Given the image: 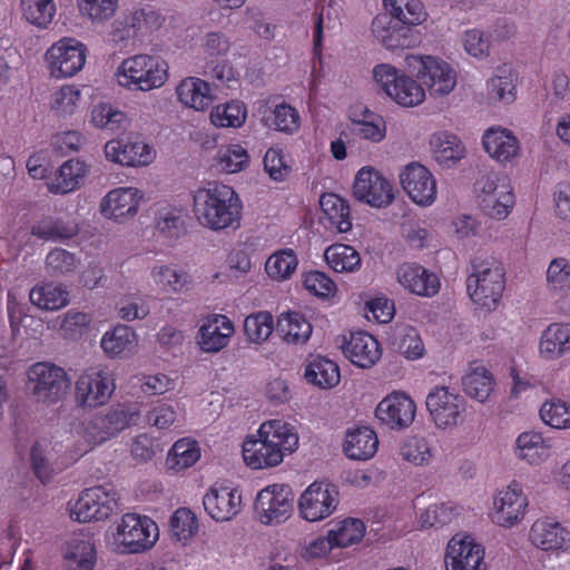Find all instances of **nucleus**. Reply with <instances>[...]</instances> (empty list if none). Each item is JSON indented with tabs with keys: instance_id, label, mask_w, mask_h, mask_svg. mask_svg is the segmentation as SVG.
<instances>
[{
	"instance_id": "obj_21",
	"label": "nucleus",
	"mask_w": 570,
	"mask_h": 570,
	"mask_svg": "<svg viewBox=\"0 0 570 570\" xmlns=\"http://www.w3.org/2000/svg\"><path fill=\"white\" fill-rule=\"evenodd\" d=\"M400 181L409 197L420 206H430L436 198V183L432 174L421 164L407 165Z\"/></svg>"
},
{
	"instance_id": "obj_38",
	"label": "nucleus",
	"mask_w": 570,
	"mask_h": 570,
	"mask_svg": "<svg viewBox=\"0 0 570 570\" xmlns=\"http://www.w3.org/2000/svg\"><path fill=\"white\" fill-rule=\"evenodd\" d=\"M570 351V324H551L540 340V352L548 360Z\"/></svg>"
},
{
	"instance_id": "obj_19",
	"label": "nucleus",
	"mask_w": 570,
	"mask_h": 570,
	"mask_svg": "<svg viewBox=\"0 0 570 570\" xmlns=\"http://www.w3.org/2000/svg\"><path fill=\"white\" fill-rule=\"evenodd\" d=\"M493 507V521L501 527L510 528L523 519L528 498L521 484L512 481L505 489L497 492Z\"/></svg>"
},
{
	"instance_id": "obj_15",
	"label": "nucleus",
	"mask_w": 570,
	"mask_h": 570,
	"mask_svg": "<svg viewBox=\"0 0 570 570\" xmlns=\"http://www.w3.org/2000/svg\"><path fill=\"white\" fill-rule=\"evenodd\" d=\"M293 509V494L288 487L273 484L261 490L254 503L257 519L264 524L285 521Z\"/></svg>"
},
{
	"instance_id": "obj_64",
	"label": "nucleus",
	"mask_w": 570,
	"mask_h": 570,
	"mask_svg": "<svg viewBox=\"0 0 570 570\" xmlns=\"http://www.w3.org/2000/svg\"><path fill=\"white\" fill-rule=\"evenodd\" d=\"M80 100V90L73 86H63L53 94L51 108L58 115H72Z\"/></svg>"
},
{
	"instance_id": "obj_45",
	"label": "nucleus",
	"mask_w": 570,
	"mask_h": 570,
	"mask_svg": "<svg viewBox=\"0 0 570 570\" xmlns=\"http://www.w3.org/2000/svg\"><path fill=\"white\" fill-rule=\"evenodd\" d=\"M324 257L328 266L335 272L351 273L360 268V253L352 246L334 244L326 248Z\"/></svg>"
},
{
	"instance_id": "obj_27",
	"label": "nucleus",
	"mask_w": 570,
	"mask_h": 570,
	"mask_svg": "<svg viewBox=\"0 0 570 570\" xmlns=\"http://www.w3.org/2000/svg\"><path fill=\"white\" fill-rule=\"evenodd\" d=\"M141 195L137 188L120 187L110 190L101 203V213L111 219L134 217L138 212Z\"/></svg>"
},
{
	"instance_id": "obj_46",
	"label": "nucleus",
	"mask_w": 570,
	"mask_h": 570,
	"mask_svg": "<svg viewBox=\"0 0 570 570\" xmlns=\"http://www.w3.org/2000/svg\"><path fill=\"white\" fill-rule=\"evenodd\" d=\"M389 16L409 26H417L426 18L423 3L420 0H383Z\"/></svg>"
},
{
	"instance_id": "obj_23",
	"label": "nucleus",
	"mask_w": 570,
	"mask_h": 570,
	"mask_svg": "<svg viewBox=\"0 0 570 570\" xmlns=\"http://www.w3.org/2000/svg\"><path fill=\"white\" fill-rule=\"evenodd\" d=\"M399 284L412 294L431 297L440 288L439 277L416 263H404L396 268Z\"/></svg>"
},
{
	"instance_id": "obj_34",
	"label": "nucleus",
	"mask_w": 570,
	"mask_h": 570,
	"mask_svg": "<svg viewBox=\"0 0 570 570\" xmlns=\"http://www.w3.org/2000/svg\"><path fill=\"white\" fill-rule=\"evenodd\" d=\"M312 331V324L301 313L286 312L278 316L276 332L288 344H304Z\"/></svg>"
},
{
	"instance_id": "obj_33",
	"label": "nucleus",
	"mask_w": 570,
	"mask_h": 570,
	"mask_svg": "<svg viewBox=\"0 0 570 570\" xmlns=\"http://www.w3.org/2000/svg\"><path fill=\"white\" fill-rule=\"evenodd\" d=\"M487 153L499 163H507L519 154L518 139L505 129H489L483 136Z\"/></svg>"
},
{
	"instance_id": "obj_20",
	"label": "nucleus",
	"mask_w": 570,
	"mask_h": 570,
	"mask_svg": "<svg viewBox=\"0 0 570 570\" xmlns=\"http://www.w3.org/2000/svg\"><path fill=\"white\" fill-rule=\"evenodd\" d=\"M416 405L414 401L402 392L386 395L376 406L375 416L391 430L407 429L414 421Z\"/></svg>"
},
{
	"instance_id": "obj_37",
	"label": "nucleus",
	"mask_w": 570,
	"mask_h": 570,
	"mask_svg": "<svg viewBox=\"0 0 570 570\" xmlns=\"http://www.w3.org/2000/svg\"><path fill=\"white\" fill-rule=\"evenodd\" d=\"M430 146L434 159L444 166H450L463 158L465 149L460 139L448 131H439L431 136Z\"/></svg>"
},
{
	"instance_id": "obj_43",
	"label": "nucleus",
	"mask_w": 570,
	"mask_h": 570,
	"mask_svg": "<svg viewBox=\"0 0 570 570\" xmlns=\"http://www.w3.org/2000/svg\"><path fill=\"white\" fill-rule=\"evenodd\" d=\"M100 346L111 357L130 354L136 347V334L130 327L118 325L104 334Z\"/></svg>"
},
{
	"instance_id": "obj_8",
	"label": "nucleus",
	"mask_w": 570,
	"mask_h": 570,
	"mask_svg": "<svg viewBox=\"0 0 570 570\" xmlns=\"http://www.w3.org/2000/svg\"><path fill=\"white\" fill-rule=\"evenodd\" d=\"M158 539L157 524L146 515L126 513L114 533L115 544L121 553H139L150 549Z\"/></svg>"
},
{
	"instance_id": "obj_7",
	"label": "nucleus",
	"mask_w": 570,
	"mask_h": 570,
	"mask_svg": "<svg viewBox=\"0 0 570 570\" xmlns=\"http://www.w3.org/2000/svg\"><path fill=\"white\" fill-rule=\"evenodd\" d=\"M373 78L380 88L402 107H415L425 99L423 86L390 63L375 66Z\"/></svg>"
},
{
	"instance_id": "obj_17",
	"label": "nucleus",
	"mask_w": 570,
	"mask_h": 570,
	"mask_svg": "<svg viewBox=\"0 0 570 570\" xmlns=\"http://www.w3.org/2000/svg\"><path fill=\"white\" fill-rule=\"evenodd\" d=\"M336 488L330 483L314 482L301 495L298 508L302 517L311 522L331 515L336 509L338 499Z\"/></svg>"
},
{
	"instance_id": "obj_63",
	"label": "nucleus",
	"mask_w": 570,
	"mask_h": 570,
	"mask_svg": "<svg viewBox=\"0 0 570 570\" xmlns=\"http://www.w3.org/2000/svg\"><path fill=\"white\" fill-rule=\"evenodd\" d=\"M351 130L363 139L381 142L386 136V124L379 116L371 120H352Z\"/></svg>"
},
{
	"instance_id": "obj_13",
	"label": "nucleus",
	"mask_w": 570,
	"mask_h": 570,
	"mask_svg": "<svg viewBox=\"0 0 570 570\" xmlns=\"http://www.w3.org/2000/svg\"><path fill=\"white\" fill-rule=\"evenodd\" d=\"M115 390L111 373L101 367H90L76 381L75 399L81 407H97L109 401Z\"/></svg>"
},
{
	"instance_id": "obj_10",
	"label": "nucleus",
	"mask_w": 570,
	"mask_h": 570,
	"mask_svg": "<svg viewBox=\"0 0 570 570\" xmlns=\"http://www.w3.org/2000/svg\"><path fill=\"white\" fill-rule=\"evenodd\" d=\"M118 500L111 484L86 489L70 509V517L78 522L105 520L118 509Z\"/></svg>"
},
{
	"instance_id": "obj_1",
	"label": "nucleus",
	"mask_w": 570,
	"mask_h": 570,
	"mask_svg": "<svg viewBox=\"0 0 570 570\" xmlns=\"http://www.w3.org/2000/svg\"><path fill=\"white\" fill-rule=\"evenodd\" d=\"M297 445L298 435L289 423L271 420L262 423L257 433L244 441L243 458L253 469L276 466Z\"/></svg>"
},
{
	"instance_id": "obj_30",
	"label": "nucleus",
	"mask_w": 570,
	"mask_h": 570,
	"mask_svg": "<svg viewBox=\"0 0 570 570\" xmlns=\"http://www.w3.org/2000/svg\"><path fill=\"white\" fill-rule=\"evenodd\" d=\"M150 278L164 294H181L193 288L191 276L173 264H157L150 268Z\"/></svg>"
},
{
	"instance_id": "obj_41",
	"label": "nucleus",
	"mask_w": 570,
	"mask_h": 570,
	"mask_svg": "<svg viewBox=\"0 0 570 570\" xmlns=\"http://www.w3.org/2000/svg\"><path fill=\"white\" fill-rule=\"evenodd\" d=\"M30 302L46 311L62 308L69 303V292L63 285L46 283L36 285L29 294Z\"/></svg>"
},
{
	"instance_id": "obj_49",
	"label": "nucleus",
	"mask_w": 570,
	"mask_h": 570,
	"mask_svg": "<svg viewBox=\"0 0 570 570\" xmlns=\"http://www.w3.org/2000/svg\"><path fill=\"white\" fill-rule=\"evenodd\" d=\"M198 520L190 509L179 508L170 517V535L184 546L198 532Z\"/></svg>"
},
{
	"instance_id": "obj_47",
	"label": "nucleus",
	"mask_w": 570,
	"mask_h": 570,
	"mask_svg": "<svg viewBox=\"0 0 570 570\" xmlns=\"http://www.w3.org/2000/svg\"><path fill=\"white\" fill-rule=\"evenodd\" d=\"M86 174L85 164L70 159L61 165L55 179L50 183V190L57 194H67L79 186Z\"/></svg>"
},
{
	"instance_id": "obj_24",
	"label": "nucleus",
	"mask_w": 570,
	"mask_h": 570,
	"mask_svg": "<svg viewBox=\"0 0 570 570\" xmlns=\"http://www.w3.org/2000/svg\"><path fill=\"white\" fill-rule=\"evenodd\" d=\"M344 355L356 366L368 368L381 358L379 342L366 332H352L343 340Z\"/></svg>"
},
{
	"instance_id": "obj_12",
	"label": "nucleus",
	"mask_w": 570,
	"mask_h": 570,
	"mask_svg": "<svg viewBox=\"0 0 570 570\" xmlns=\"http://www.w3.org/2000/svg\"><path fill=\"white\" fill-rule=\"evenodd\" d=\"M485 213L495 219H504L514 205L512 186L507 176L495 173L483 176L476 183Z\"/></svg>"
},
{
	"instance_id": "obj_55",
	"label": "nucleus",
	"mask_w": 570,
	"mask_h": 570,
	"mask_svg": "<svg viewBox=\"0 0 570 570\" xmlns=\"http://www.w3.org/2000/svg\"><path fill=\"white\" fill-rule=\"evenodd\" d=\"M547 285L554 294L570 291V261L558 257L550 262L547 269Z\"/></svg>"
},
{
	"instance_id": "obj_18",
	"label": "nucleus",
	"mask_w": 570,
	"mask_h": 570,
	"mask_svg": "<svg viewBox=\"0 0 570 570\" xmlns=\"http://www.w3.org/2000/svg\"><path fill=\"white\" fill-rule=\"evenodd\" d=\"M446 570H487L484 548L470 535L455 534L448 543Z\"/></svg>"
},
{
	"instance_id": "obj_31",
	"label": "nucleus",
	"mask_w": 570,
	"mask_h": 570,
	"mask_svg": "<svg viewBox=\"0 0 570 570\" xmlns=\"http://www.w3.org/2000/svg\"><path fill=\"white\" fill-rule=\"evenodd\" d=\"M551 444L538 432H523L515 441L517 458L532 465H538L550 456Z\"/></svg>"
},
{
	"instance_id": "obj_53",
	"label": "nucleus",
	"mask_w": 570,
	"mask_h": 570,
	"mask_svg": "<svg viewBox=\"0 0 570 570\" xmlns=\"http://www.w3.org/2000/svg\"><path fill=\"white\" fill-rule=\"evenodd\" d=\"M200 458V451L195 441L181 439L175 442L167 456L170 469L184 470L195 464Z\"/></svg>"
},
{
	"instance_id": "obj_28",
	"label": "nucleus",
	"mask_w": 570,
	"mask_h": 570,
	"mask_svg": "<svg viewBox=\"0 0 570 570\" xmlns=\"http://www.w3.org/2000/svg\"><path fill=\"white\" fill-rule=\"evenodd\" d=\"M234 331V325L227 316L212 315L199 328L198 344L204 352H219L228 344Z\"/></svg>"
},
{
	"instance_id": "obj_25",
	"label": "nucleus",
	"mask_w": 570,
	"mask_h": 570,
	"mask_svg": "<svg viewBox=\"0 0 570 570\" xmlns=\"http://www.w3.org/2000/svg\"><path fill=\"white\" fill-rule=\"evenodd\" d=\"M372 33L386 49L409 48L413 43L411 26L393 20L386 13L377 14L372 21Z\"/></svg>"
},
{
	"instance_id": "obj_61",
	"label": "nucleus",
	"mask_w": 570,
	"mask_h": 570,
	"mask_svg": "<svg viewBox=\"0 0 570 570\" xmlns=\"http://www.w3.org/2000/svg\"><path fill=\"white\" fill-rule=\"evenodd\" d=\"M249 161L247 150L238 144H233L220 149L218 153V165L222 170L234 174L243 170Z\"/></svg>"
},
{
	"instance_id": "obj_11",
	"label": "nucleus",
	"mask_w": 570,
	"mask_h": 570,
	"mask_svg": "<svg viewBox=\"0 0 570 570\" xmlns=\"http://www.w3.org/2000/svg\"><path fill=\"white\" fill-rule=\"evenodd\" d=\"M426 409L435 426L448 430L464 422L466 402L450 387L435 386L426 396Z\"/></svg>"
},
{
	"instance_id": "obj_56",
	"label": "nucleus",
	"mask_w": 570,
	"mask_h": 570,
	"mask_svg": "<svg viewBox=\"0 0 570 570\" xmlns=\"http://www.w3.org/2000/svg\"><path fill=\"white\" fill-rule=\"evenodd\" d=\"M297 266V259L292 249L281 250L268 257L265 271L274 279H285L292 275Z\"/></svg>"
},
{
	"instance_id": "obj_52",
	"label": "nucleus",
	"mask_w": 570,
	"mask_h": 570,
	"mask_svg": "<svg viewBox=\"0 0 570 570\" xmlns=\"http://www.w3.org/2000/svg\"><path fill=\"white\" fill-rule=\"evenodd\" d=\"M22 17L38 28H47L56 13L53 0H21Z\"/></svg>"
},
{
	"instance_id": "obj_60",
	"label": "nucleus",
	"mask_w": 570,
	"mask_h": 570,
	"mask_svg": "<svg viewBox=\"0 0 570 570\" xmlns=\"http://www.w3.org/2000/svg\"><path fill=\"white\" fill-rule=\"evenodd\" d=\"M78 7L94 23H104L115 14L118 0H79Z\"/></svg>"
},
{
	"instance_id": "obj_42",
	"label": "nucleus",
	"mask_w": 570,
	"mask_h": 570,
	"mask_svg": "<svg viewBox=\"0 0 570 570\" xmlns=\"http://www.w3.org/2000/svg\"><path fill=\"white\" fill-rule=\"evenodd\" d=\"M305 379L318 387L331 389L338 384L341 375L335 362L315 356L306 365Z\"/></svg>"
},
{
	"instance_id": "obj_58",
	"label": "nucleus",
	"mask_w": 570,
	"mask_h": 570,
	"mask_svg": "<svg viewBox=\"0 0 570 570\" xmlns=\"http://www.w3.org/2000/svg\"><path fill=\"white\" fill-rule=\"evenodd\" d=\"M274 328L273 317L268 312H258L248 315L244 322V331L249 341L264 342Z\"/></svg>"
},
{
	"instance_id": "obj_35",
	"label": "nucleus",
	"mask_w": 570,
	"mask_h": 570,
	"mask_svg": "<svg viewBox=\"0 0 570 570\" xmlns=\"http://www.w3.org/2000/svg\"><path fill=\"white\" fill-rule=\"evenodd\" d=\"M176 94L183 105L195 110H205L213 102L209 85L196 77L183 79L177 86Z\"/></svg>"
},
{
	"instance_id": "obj_4",
	"label": "nucleus",
	"mask_w": 570,
	"mask_h": 570,
	"mask_svg": "<svg viewBox=\"0 0 570 570\" xmlns=\"http://www.w3.org/2000/svg\"><path fill=\"white\" fill-rule=\"evenodd\" d=\"M140 411L130 403L117 404L106 411L98 412L82 424L81 435L90 446L100 445L117 436L124 430L138 423Z\"/></svg>"
},
{
	"instance_id": "obj_29",
	"label": "nucleus",
	"mask_w": 570,
	"mask_h": 570,
	"mask_svg": "<svg viewBox=\"0 0 570 570\" xmlns=\"http://www.w3.org/2000/svg\"><path fill=\"white\" fill-rule=\"evenodd\" d=\"M530 541L543 551H558L566 548L570 541L569 532L551 519L537 520L529 533Z\"/></svg>"
},
{
	"instance_id": "obj_36",
	"label": "nucleus",
	"mask_w": 570,
	"mask_h": 570,
	"mask_svg": "<svg viewBox=\"0 0 570 570\" xmlns=\"http://www.w3.org/2000/svg\"><path fill=\"white\" fill-rule=\"evenodd\" d=\"M320 205L330 228L338 233H346L352 228L350 206L344 198L332 193L324 194Z\"/></svg>"
},
{
	"instance_id": "obj_54",
	"label": "nucleus",
	"mask_w": 570,
	"mask_h": 570,
	"mask_svg": "<svg viewBox=\"0 0 570 570\" xmlns=\"http://www.w3.org/2000/svg\"><path fill=\"white\" fill-rule=\"evenodd\" d=\"M335 547L344 548L357 543L365 534L364 522L360 519H345L336 529L328 531Z\"/></svg>"
},
{
	"instance_id": "obj_57",
	"label": "nucleus",
	"mask_w": 570,
	"mask_h": 570,
	"mask_svg": "<svg viewBox=\"0 0 570 570\" xmlns=\"http://www.w3.org/2000/svg\"><path fill=\"white\" fill-rule=\"evenodd\" d=\"M541 420L554 429L570 426V404L562 400H551L543 403L540 409Z\"/></svg>"
},
{
	"instance_id": "obj_6",
	"label": "nucleus",
	"mask_w": 570,
	"mask_h": 570,
	"mask_svg": "<svg viewBox=\"0 0 570 570\" xmlns=\"http://www.w3.org/2000/svg\"><path fill=\"white\" fill-rule=\"evenodd\" d=\"M29 389L38 403L46 405L61 401L71 386L66 371L49 362L33 364L28 372Z\"/></svg>"
},
{
	"instance_id": "obj_48",
	"label": "nucleus",
	"mask_w": 570,
	"mask_h": 570,
	"mask_svg": "<svg viewBox=\"0 0 570 570\" xmlns=\"http://www.w3.org/2000/svg\"><path fill=\"white\" fill-rule=\"evenodd\" d=\"M517 76L511 68L505 66L498 68L494 76L488 81V95L490 99L505 104L514 100Z\"/></svg>"
},
{
	"instance_id": "obj_14",
	"label": "nucleus",
	"mask_w": 570,
	"mask_h": 570,
	"mask_svg": "<svg viewBox=\"0 0 570 570\" xmlns=\"http://www.w3.org/2000/svg\"><path fill=\"white\" fill-rule=\"evenodd\" d=\"M86 57V46L73 38L60 39L46 52L50 75L55 78L75 76L85 66Z\"/></svg>"
},
{
	"instance_id": "obj_62",
	"label": "nucleus",
	"mask_w": 570,
	"mask_h": 570,
	"mask_svg": "<svg viewBox=\"0 0 570 570\" xmlns=\"http://www.w3.org/2000/svg\"><path fill=\"white\" fill-rule=\"evenodd\" d=\"M126 121V115L107 104L97 105L91 112V122L101 129L115 131Z\"/></svg>"
},
{
	"instance_id": "obj_22",
	"label": "nucleus",
	"mask_w": 570,
	"mask_h": 570,
	"mask_svg": "<svg viewBox=\"0 0 570 570\" xmlns=\"http://www.w3.org/2000/svg\"><path fill=\"white\" fill-rule=\"evenodd\" d=\"M203 504L212 519L226 522L240 512L242 495L235 489L215 484L205 494Z\"/></svg>"
},
{
	"instance_id": "obj_40",
	"label": "nucleus",
	"mask_w": 570,
	"mask_h": 570,
	"mask_svg": "<svg viewBox=\"0 0 570 570\" xmlns=\"http://www.w3.org/2000/svg\"><path fill=\"white\" fill-rule=\"evenodd\" d=\"M262 124L269 129L292 135L298 130L301 118L295 108L283 102L266 109L262 117Z\"/></svg>"
},
{
	"instance_id": "obj_2",
	"label": "nucleus",
	"mask_w": 570,
	"mask_h": 570,
	"mask_svg": "<svg viewBox=\"0 0 570 570\" xmlns=\"http://www.w3.org/2000/svg\"><path fill=\"white\" fill-rule=\"evenodd\" d=\"M194 213L199 224L212 230L237 228L242 202L236 191L224 184H209L194 195Z\"/></svg>"
},
{
	"instance_id": "obj_9",
	"label": "nucleus",
	"mask_w": 570,
	"mask_h": 570,
	"mask_svg": "<svg viewBox=\"0 0 570 570\" xmlns=\"http://www.w3.org/2000/svg\"><path fill=\"white\" fill-rule=\"evenodd\" d=\"M405 62L413 71H416L417 78L421 79L432 97L448 96L456 87V71L440 58L407 55Z\"/></svg>"
},
{
	"instance_id": "obj_50",
	"label": "nucleus",
	"mask_w": 570,
	"mask_h": 570,
	"mask_svg": "<svg viewBox=\"0 0 570 570\" xmlns=\"http://www.w3.org/2000/svg\"><path fill=\"white\" fill-rule=\"evenodd\" d=\"M462 385L469 396L484 402L493 390V379L485 367L478 366L463 376Z\"/></svg>"
},
{
	"instance_id": "obj_32",
	"label": "nucleus",
	"mask_w": 570,
	"mask_h": 570,
	"mask_svg": "<svg viewBox=\"0 0 570 570\" xmlns=\"http://www.w3.org/2000/svg\"><path fill=\"white\" fill-rule=\"evenodd\" d=\"M377 445L376 433L367 426H362L347 431L344 452L350 459L365 461L375 454Z\"/></svg>"
},
{
	"instance_id": "obj_26",
	"label": "nucleus",
	"mask_w": 570,
	"mask_h": 570,
	"mask_svg": "<svg viewBox=\"0 0 570 570\" xmlns=\"http://www.w3.org/2000/svg\"><path fill=\"white\" fill-rule=\"evenodd\" d=\"M108 160L122 166H146L153 161L154 151L142 141L110 140L105 146Z\"/></svg>"
},
{
	"instance_id": "obj_59",
	"label": "nucleus",
	"mask_w": 570,
	"mask_h": 570,
	"mask_svg": "<svg viewBox=\"0 0 570 570\" xmlns=\"http://www.w3.org/2000/svg\"><path fill=\"white\" fill-rule=\"evenodd\" d=\"M400 454L403 460L415 465L428 464L432 459L431 448L424 438L409 436L401 446Z\"/></svg>"
},
{
	"instance_id": "obj_3",
	"label": "nucleus",
	"mask_w": 570,
	"mask_h": 570,
	"mask_svg": "<svg viewBox=\"0 0 570 570\" xmlns=\"http://www.w3.org/2000/svg\"><path fill=\"white\" fill-rule=\"evenodd\" d=\"M504 268L494 257H475L466 279V289L473 303L487 311L497 308L505 286Z\"/></svg>"
},
{
	"instance_id": "obj_39",
	"label": "nucleus",
	"mask_w": 570,
	"mask_h": 570,
	"mask_svg": "<svg viewBox=\"0 0 570 570\" xmlns=\"http://www.w3.org/2000/svg\"><path fill=\"white\" fill-rule=\"evenodd\" d=\"M96 562L95 546L88 539H71L65 549L67 570H94Z\"/></svg>"
},
{
	"instance_id": "obj_5",
	"label": "nucleus",
	"mask_w": 570,
	"mask_h": 570,
	"mask_svg": "<svg viewBox=\"0 0 570 570\" xmlns=\"http://www.w3.org/2000/svg\"><path fill=\"white\" fill-rule=\"evenodd\" d=\"M116 78L124 88L149 91L160 88L166 82L167 69L157 57L136 55L120 63Z\"/></svg>"
},
{
	"instance_id": "obj_44",
	"label": "nucleus",
	"mask_w": 570,
	"mask_h": 570,
	"mask_svg": "<svg viewBox=\"0 0 570 570\" xmlns=\"http://www.w3.org/2000/svg\"><path fill=\"white\" fill-rule=\"evenodd\" d=\"M78 233L77 225L58 218L46 217L31 228V234L43 240L60 242L70 239Z\"/></svg>"
},
{
	"instance_id": "obj_16",
	"label": "nucleus",
	"mask_w": 570,
	"mask_h": 570,
	"mask_svg": "<svg viewBox=\"0 0 570 570\" xmlns=\"http://www.w3.org/2000/svg\"><path fill=\"white\" fill-rule=\"evenodd\" d=\"M353 194L356 199L377 208L389 206L394 199L391 183L372 167H363L357 171Z\"/></svg>"
},
{
	"instance_id": "obj_51",
	"label": "nucleus",
	"mask_w": 570,
	"mask_h": 570,
	"mask_svg": "<svg viewBox=\"0 0 570 570\" xmlns=\"http://www.w3.org/2000/svg\"><path fill=\"white\" fill-rule=\"evenodd\" d=\"M247 117L243 102L234 100L216 106L210 112V121L216 127H240Z\"/></svg>"
}]
</instances>
